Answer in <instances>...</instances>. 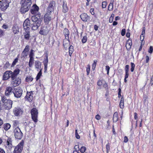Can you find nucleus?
<instances>
[{"instance_id":"obj_1","label":"nucleus","mask_w":153,"mask_h":153,"mask_svg":"<svg viewBox=\"0 0 153 153\" xmlns=\"http://www.w3.org/2000/svg\"><path fill=\"white\" fill-rule=\"evenodd\" d=\"M31 21L33 22L31 24V28L33 30H37L40 26L43 20V18L40 17V14L33 16L31 17Z\"/></svg>"},{"instance_id":"obj_2","label":"nucleus","mask_w":153,"mask_h":153,"mask_svg":"<svg viewBox=\"0 0 153 153\" xmlns=\"http://www.w3.org/2000/svg\"><path fill=\"white\" fill-rule=\"evenodd\" d=\"M32 2L31 0H24L22 3L20 11L22 13H24L28 11L30 9Z\"/></svg>"},{"instance_id":"obj_3","label":"nucleus","mask_w":153,"mask_h":153,"mask_svg":"<svg viewBox=\"0 0 153 153\" xmlns=\"http://www.w3.org/2000/svg\"><path fill=\"white\" fill-rule=\"evenodd\" d=\"M1 101L3 103V109L9 110L12 108L13 102L11 100L7 99L5 97L3 96L1 97Z\"/></svg>"},{"instance_id":"obj_4","label":"nucleus","mask_w":153,"mask_h":153,"mask_svg":"<svg viewBox=\"0 0 153 153\" xmlns=\"http://www.w3.org/2000/svg\"><path fill=\"white\" fill-rule=\"evenodd\" d=\"M14 135L16 138L21 139L23 137V133L19 127H16L14 129Z\"/></svg>"},{"instance_id":"obj_5","label":"nucleus","mask_w":153,"mask_h":153,"mask_svg":"<svg viewBox=\"0 0 153 153\" xmlns=\"http://www.w3.org/2000/svg\"><path fill=\"white\" fill-rule=\"evenodd\" d=\"M32 118L36 124L38 121V112L37 110L35 108H33L31 111Z\"/></svg>"},{"instance_id":"obj_6","label":"nucleus","mask_w":153,"mask_h":153,"mask_svg":"<svg viewBox=\"0 0 153 153\" xmlns=\"http://www.w3.org/2000/svg\"><path fill=\"white\" fill-rule=\"evenodd\" d=\"M13 92L14 96L17 98H20L22 93V89L20 87H17L15 88Z\"/></svg>"},{"instance_id":"obj_7","label":"nucleus","mask_w":153,"mask_h":153,"mask_svg":"<svg viewBox=\"0 0 153 153\" xmlns=\"http://www.w3.org/2000/svg\"><path fill=\"white\" fill-rule=\"evenodd\" d=\"M9 3L6 0L0 1V9L2 11H4L8 7Z\"/></svg>"},{"instance_id":"obj_8","label":"nucleus","mask_w":153,"mask_h":153,"mask_svg":"<svg viewBox=\"0 0 153 153\" xmlns=\"http://www.w3.org/2000/svg\"><path fill=\"white\" fill-rule=\"evenodd\" d=\"M24 142L22 141L15 148L14 153H20L22 150Z\"/></svg>"},{"instance_id":"obj_9","label":"nucleus","mask_w":153,"mask_h":153,"mask_svg":"<svg viewBox=\"0 0 153 153\" xmlns=\"http://www.w3.org/2000/svg\"><path fill=\"white\" fill-rule=\"evenodd\" d=\"M55 4V3L54 1H52L50 2L47 9V13L50 14L53 10V7Z\"/></svg>"},{"instance_id":"obj_10","label":"nucleus","mask_w":153,"mask_h":153,"mask_svg":"<svg viewBox=\"0 0 153 153\" xmlns=\"http://www.w3.org/2000/svg\"><path fill=\"white\" fill-rule=\"evenodd\" d=\"M12 72L11 71H7L5 72L3 76V79L7 80L10 77L12 78Z\"/></svg>"},{"instance_id":"obj_11","label":"nucleus","mask_w":153,"mask_h":153,"mask_svg":"<svg viewBox=\"0 0 153 153\" xmlns=\"http://www.w3.org/2000/svg\"><path fill=\"white\" fill-rule=\"evenodd\" d=\"M12 83L13 85L16 87L19 85L21 83V79L19 78H16L12 79Z\"/></svg>"},{"instance_id":"obj_12","label":"nucleus","mask_w":153,"mask_h":153,"mask_svg":"<svg viewBox=\"0 0 153 153\" xmlns=\"http://www.w3.org/2000/svg\"><path fill=\"white\" fill-rule=\"evenodd\" d=\"M51 20V16L49 13H46L44 16V20L46 24H48Z\"/></svg>"},{"instance_id":"obj_13","label":"nucleus","mask_w":153,"mask_h":153,"mask_svg":"<svg viewBox=\"0 0 153 153\" xmlns=\"http://www.w3.org/2000/svg\"><path fill=\"white\" fill-rule=\"evenodd\" d=\"M30 25V20L28 18H27L25 21L23 26L24 29H30L29 26Z\"/></svg>"},{"instance_id":"obj_14","label":"nucleus","mask_w":153,"mask_h":153,"mask_svg":"<svg viewBox=\"0 0 153 153\" xmlns=\"http://www.w3.org/2000/svg\"><path fill=\"white\" fill-rule=\"evenodd\" d=\"M49 30L47 27H42L39 31V33L43 35H46L48 33Z\"/></svg>"},{"instance_id":"obj_15","label":"nucleus","mask_w":153,"mask_h":153,"mask_svg":"<svg viewBox=\"0 0 153 153\" xmlns=\"http://www.w3.org/2000/svg\"><path fill=\"white\" fill-rule=\"evenodd\" d=\"M13 113L16 116H19L22 114V111L21 109L15 108L13 110Z\"/></svg>"},{"instance_id":"obj_16","label":"nucleus","mask_w":153,"mask_h":153,"mask_svg":"<svg viewBox=\"0 0 153 153\" xmlns=\"http://www.w3.org/2000/svg\"><path fill=\"white\" fill-rule=\"evenodd\" d=\"M32 92H27L26 95L25 96V99L29 101H31L33 98V96L32 95Z\"/></svg>"},{"instance_id":"obj_17","label":"nucleus","mask_w":153,"mask_h":153,"mask_svg":"<svg viewBox=\"0 0 153 153\" xmlns=\"http://www.w3.org/2000/svg\"><path fill=\"white\" fill-rule=\"evenodd\" d=\"M39 10V7L36 5H33L32 8L31 9L30 12L32 14H35Z\"/></svg>"},{"instance_id":"obj_18","label":"nucleus","mask_w":153,"mask_h":153,"mask_svg":"<svg viewBox=\"0 0 153 153\" xmlns=\"http://www.w3.org/2000/svg\"><path fill=\"white\" fill-rule=\"evenodd\" d=\"M30 29H24L25 32H24V35L25 38L26 40H28L29 39L30 36Z\"/></svg>"},{"instance_id":"obj_19","label":"nucleus","mask_w":153,"mask_h":153,"mask_svg":"<svg viewBox=\"0 0 153 153\" xmlns=\"http://www.w3.org/2000/svg\"><path fill=\"white\" fill-rule=\"evenodd\" d=\"M80 17L82 20L84 21H87L90 18L89 16L85 13L81 14L80 16Z\"/></svg>"},{"instance_id":"obj_20","label":"nucleus","mask_w":153,"mask_h":153,"mask_svg":"<svg viewBox=\"0 0 153 153\" xmlns=\"http://www.w3.org/2000/svg\"><path fill=\"white\" fill-rule=\"evenodd\" d=\"M69 39H65L63 40V45L65 49L67 48L70 45V42Z\"/></svg>"},{"instance_id":"obj_21","label":"nucleus","mask_w":153,"mask_h":153,"mask_svg":"<svg viewBox=\"0 0 153 153\" xmlns=\"http://www.w3.org/2000/svg\"><path fill=\"white\" fill-rule=\"evenodd\" d=\"M20 70L17 68L15 69L13 72H12V79H14L16 77V76L19 73Z\"/></svg>"},{"instance_id":"obj_22","label":"nucleus","mask_w":153,"mask_h":153,"mask_svg":"<svg viewBox=\"0 0 153 153\" xmlns=\"http://www.w3.org/2000/svg\"><path fill=\"white\" fill-rule=\"evenodd\" d=\"M132 45V41L131 40L129 39L128 40L126 45V47L127 50H130L131 48Z\"/></svg>"},{"instance_id":"obj_23","label":"nucleus","mask_w":153,"mask_h":153,"mask_svg":"<svg viewBox=\"0 0 153 153\" xmlns=\"http://www.w3.org/2000/svg\"><path fill=\"white\" fill-rule=\"evenodd\" d=\"M13 91V88L10 87H7L5 91V95L6 96H8Z\"/></svg>"},{"instance_id":"obj_24","label":"nucleus","mask_w":153,"mask_h":153,"mask_svg":"<svg viewBox=\"0 0 153 153\" xmlns=\"http://www.w3.org/2000/svg\"><path fill=\"white\" fill-rule=\"evenodd\" d=\"M41 63L39 61H36L35 63V67L36 69H41Z\"/></svg>"},{"instance_id":"obj_25","label":"nucleus","mask_w":153,"mask_h":153,"mask_svg":"<svg viewBox=\"0 0 153 153\" xmlns=\"http://www.w3.org/2000/svg\"><path fill=\"white\" fill-rule=\"evenodd\" d=\"M63 33L65 39H69V32L68 30L66 28L64 29L63 30Z\"/></svg>"},{"instance_id":"obj_26","label":"nucleus","mask_w":153,"mask_h":153,"mask_svg":"<svg viewBox=\"0 0 153 153\" xmlns=\"http://www.w3.org/2000/svg\"><path fill=\"white\" fill-rule=\"evenodd\" d=\"M118 119V113L117 112H115L113 115V120L114 122H117Z\"/></svg>"},{"instance_id":"obj_27","label":"nucleus","mask_w":153,"mask_h":153,"mask_svg":"<svg viewBox=\"0 0 153 153\" xmlns=\"http://www.w3.org/2000/svg\"><path fill=\"white\" fill-rule=\"evenodd\" d=\"M63 12L65 13L68 11V8L66 4L63 2Z\"/></svg>"},{"instance_id":"obj_28","label":"nucleus","mask_w":153,"mask_h":153,"mask_svg":"<svg viewBox=\"0 0 153 153\" xmlns=\"http://www.w3.org/2000/svg\"><path fill=\"white\" fill-rule=\"evenodd\" d=\"M13 30L14 33H17L19 32V27L17 26L16 25L13 27Z\"/></svg>"},{"instance_id":"obj_29","label":"nucleus","mask_w":153,"mask_h":153,"mask_svg":"<svg viewBox=\"0 0 153 153\" xmlns=\"http://www.w3.org/2000/svg\"><path fill=\"white\" fill-rule=\"evenodd\" d=\"M124 99L123 97H122L121 99L120 104V107L121 108H124Z\"/></svg>"},{"instance_id":"obj_30","label":"nucleus","mask_w":153,"mask_h":153,"mask_svg":"<svg viewBox=\"0 0 153 153\" xmlns=\"http://www.w3.org/2000/svg\"><path fill=\"white\" fill-rule=\"evenodd\" d=\"M33 78L31 76H27L25 80L27 82H31L33 80Z\"/></svg>"},{"instance_id":"obj_31","label":"nucleus","mask_w":153,"mask_h":153,"mask_svg":"<svg viewBox=\"0 0 153 153\" xmlns=\"http://www.w3.org/2000/svg\"><path fill=\"white\" fill-rule=\"evenodd\" d=\"M11 126L9 123H6L4 124V129L6 131L8 130L10 127Z\"/></svg>"},{"instance_id":"obj_32","label":"nucleus","mask_w":153,"mask_h":153,"mask_svg":"<svg viewBox=\"0 0 153 153\" xmlns=\"http://www.w3.org/2000/svg\"><path fill=\"white\" fill-rule=\"evenodd\" d=\"M105 83V81L103 79L99 80L97 82V85L98 86H100Z\"/></svg>"},{"instance_id":"obj_33","label":"nucleus","mask_w":153,"mask_h":153,"mask_svg":"<svg viewBox=\"0 0 153 153\" xmlns=\"http://www.w3.org/2000/svg\"><path fill=\"white\" fill-rule=\"evenodd\" d=\"M12 140L11 138H9L7 139V145L11 147L12 146Z\"/></svg>"},{"instance_id":"obj_34","label":"nucleus","mask_w":153,"mask_h":153,"mask_svg":"<svg viewBox=\"0 0 153 153\" xmlns=\"http://www.w3.org/2000/svg\"><path fill=\"white\" fill-rule=\"evenodd\" d=\"M74 51L73 47L72 46H70L69 48V54L70 56L72 53Z\"/></svg>"},{"instance_id":"obj_35","label":"nucleus","mask_w":153,"mask_h":153,"mask_svg":"<svg viewBox=\"0 0 153 153\" xmlns=\"http://www.w3.org/2000/svg\"><path fill=\"white\" fill-rule=\"evenodd\" d=\"M42 69H41L40 71L38 74L37 75L36 77V80H38L40 78V77L42 75Z\"/></svg>"},{"instance_id":"obj_36","label":"nucleus","mask_w":153,"mask_h":153,"mask_svg":"<svg viewBox=\"0 0 153 153\" xmlns=\"http://www.w3.org/2000/svg\"><path fill=\"white\" fill-rule=\"evenodd\" d=\"M97 62V60H94V62L92 64V69L93 70H94L96 65V64Z\"/></svg>"},{"instance_id":"obj_37","label":"nucleus","mask_w":153,"mask_h":153,"mask_svg":"<svg viewBox=\"0 0 153 153\" xmlns=\"http://www.w3.org/2000/svg\"><path fill=\"white\" fill-rule=\"evenodd\" d=\"M44 65H48V56L47 55L46 56V58L44 60Z\"/></svg>"},{"instance_id":"obj_38","label":"nucleus","mask_w":153,"mask_h":153,"mask_svg":"<svg viewBox=\"0 0 153 153\" xmlns=\"http://www.w3.org/2000/svg\"><path fill=\"white\" fill-rule=\"evenodd\" d=\"M113 8V4H111V3H110L108 7V10L110 11L112 10Z\"/></svg>"},{"instance_id":"obj_39","label":"nucleus","mask_w":153,"mask_h":153,"mask_svg":"<svg viewBox=\"0 0 153 153\" xmlns=\"http://www.w3.org/2000/svg\"><path fill=\"white\" fill-rule=\"evenodd\" d=\"M131 72H133L134 70V68L135 67V65L132 62H131Z\"/></svg>"},{"instance_id":"obj_40","label":"nucleus","mask_w":153,"mask_h":153,"mask_svg":"<svg viewBox=\"0 0 153 153\" xmlns=\"http://www.w3.org/2000/svg\"><path fill=\"white\" fill-rule=\"evenodd\" d=\"M27 55V52L26 51H23L22 54V57H24L25 58V57H26Z\"/></svg>"},{"instance_id":"obj_41","label":"nucleus","mask_w":153,"mask_h":153,"mask_svg":"<svg viewBox=\"0 0 153 153\" xmlns=\"http://www.w3.org/2000/svg\"><path fill=\"white\" fill-rule=\"evenodd\" d=\"M107 2L105 1H104L102 2V8H105L107 5Z\"/></svg>"},{"instance_id":"obj_42","label":"nucleus","mask_w":153,"mask_h":153,"mask_svg":"<svg viewBox=\"0 0 153 153\" xmlns=\"http://www.w3.org/2000/svg\"><path fill=\"white\" fill-rule=\"evenodd\" d=\"M86 150V148L84 146H82L80 149V152L82 153H84Z\"/></svg>"},{"instance_id":"obj_43","label":"nucleus","mask_w":153,"mask_h":153,"mask_svg":"<svg viewBox=\"0 0 153 153\" xmlns=\"http://www.w3.org/2000/svg\"><path fill=\"white\" fill-rule=\"evenodd\" d=\"M90 71V66L89 65H88L86 68V71L87 72V75H88Z\"/></svg>"},{"instance_id":"obj_44","label":"nucleus","mask_w":153,"mask_h":153,"mask_svg":"<svg viewBox=\"0 0 153 153\" xmlns=\"http://www.w3.org/2000/svg\"><path fill=\"white\" fill-rule=\"evenodd\" d=\"M87 40V37L86 36L83 37L82 39V42L83 43H85Z\"/></svg>"},{"instance_id":"obj_45","label":"nucleus","mask_w":153,"mask_h":153,"mask_svg":"<svg viewBox=\"0 0 153 153\" xmlns=\"http://www.w3.org/2000/svg\"><path fill=\"white\" fill-rule=\"evenodd\" d=\"M18 61V59L17 58H16L13 61L12 64V66H14L15 65H16V63Z\"/></svg>"},{"instance_id":"obj_46","label":"nucleus","mask_w":153,"mask_h":153,"mask_svg":"<svg viewBox=\"0 0 153 153\" xmlns=\"http://www.w3.org/2000/svg\"><path fill=\"white\" fill-rule=\"evenodd\" d=\"M110 68L108 66H106L105 67V70L107 71V74L108 75L109 74V71Z\"/></svg>"},{"instance_id":"obj_47","label":"nucleus","mask_w":153,"mask_h":153,"mask_svg":"<svg viewBox=\"0 0 153 153\" xmlns=\"http://www.w3.org/2000/svg\"><path fill=\"white\" fill-rule=\"evenodd\" d=\"M129 66L127 65L125 66V72H128Z\"/></svg>"},{"instance_id":"obj_48","label":"nucleus","mask_w":153,"mask_h":153,"mask_svg":"<svg viewBox=\"0 0 153 153\" xmlns=\"http://www.w3.org/2000/svg\"><path fill=\"white\" fill-rule=\"evenodd\" d=\"M126 33V29H123L122 30L121 32V34L122 36L125 35Z\"/></svg>"},{"instance_id":"obj_49","label":"nucleus","mask_w":153,"mask_h":153,"mask_svg":"<svg viewBox=\"0 0 153 153\" xmlns=\"http://www.w3.org/2000/svg\"><path fill=\"white\" fill-rule=\"evenodd\" d=\"M75 135L76 138L78 139L80 138V136L77 132V130L76 129L75 130Z\"/></svg>"},{"instance_id":"obj_50","label":"nucleus","mask_w":153,"mask_h":153,"mask_svg":"<svg viewBox=\"0 0 153 153\" xmlns=\"http://www.w3.org/2000/svg\"><path fill=\"white\" fill-rule=\"evenodd\" d=\"M33 64V61H29L28 64L29 67L30 68L32 67Z\"/></svg>"},{"instance_id":"obj_51","label":"nucleus","mask_w":153,"mask_h":153,"mask_svg":"<svg viewBox=\"0 0 153 153\" xmlns=\"http://www.w3.org/2000/svg\"><path fill=\"white\" fill-rule=\"evenodd\" d=\"M153 50V48L152 46H151L150 47L149 50L148 52L150 53H152V52Z\"/></svg>"},{"instance_id":"obj_52","label":"nucleus","mask_w":153,"mask_h":153,"mask_svg":"<svg viewBox=\"0 0 153 153\" xmlns=\"http://www.w3.org/2000/svg\"><path fill=\"white\" fill-rule=\"evenodd\" d=\"M18 123V122L17 121H15L14 122L13 125L14 126V129L16 127H18L17 126V124Z\"/></svg>"},{"instance_id":"obj_53","label":"nucleus","mask_w":153,"mask_h":153,"mask_svg":"<svg viewBox=\"0 0 153 153\" xmlns=\"http://www.w3.org/2000/svg\"><path fill=\"white\" fill-rule=\"evenodd\" d=\"M33 51L32 50H31L30 51V52L29 55V56H32L33 57L34 55L33 53Z\"/></svg>"},{"instance_id":"obj_54","label":"nucleus","mask_w":153,"mask_h":153,"mask_svg":"<svg viewBox=\"0 0 153 153\" xmlns=\"http://www.w3.org/2000/svg\"><path fill=\"white\" fill-rule=\"evenodd\" d=\"M29 46L28 45L26 46L23 51L27 52L29 49Z\"/></svg>"},{"instance_id":"obj_55","label":"nucleus","mask_w":153,"mask_h":153,"mask_svg":"<svg viewBox=\"0 0 153 153\" xmlns=\"http://www.w3.org/2000/svg\"><path fill=\"white\" fill-rule=\"evenodd\" d=\"M90 12L93 15L94 14V9L93 8H91L90 10Z\"/></svg>"},{"instance_id":"obj_56","label":"nucleus","mask_w":153,"mask_h":153,"mask_svg":"<svg viewBox=\"0 0 153 153\" xmlns=\"http://www.w3.org/2000/svg\"><path fill=\"white\" fill-rule=\"evenodd\" d=\"M128 141V139L126 136L124 138V142L125 143H127Z\"/></svg>"},{"instance_id":"obj_57","label":"nucleus","mask_w":153,"mask_h":153,"mask_svg":"<svg viewBox=\"0 0 153 153\" xmlns=\"http://www.w3.org/2000/svg\"><path fill=\"white\" fill-rule=\"evenodd\" d=\"M106 149L109 150L110 149V146L108 143L106 145Z\"/></svg>"},{"instance_id":"obj_58","label":"nucleus","mask_w":153,"mask_h":153,"mask_svg":"<svg viewBox=\"0 0 153 153\" xmlns=\"http://www.w3.org/2000/svg\"><path fill=\"white\" fill-rule=\"evenodd\" d=\"M95 118L97 120H99L100 119V117L99 115H97L95 116Z\"/></svg>"},{"instance_id":"obj_59","label":"nucleus","mask_w":153,"mask_h":153,"mask_svg":"<svg viewBox=\"0 0 153 153\" xmlns=\"http://www.w3.org/2000/svg\"><path fill=\"white\" fill-rule=\"evenodd\" d=\"M102 85H103V86L104 88H107L108 85H107V83H106L105 82V83H104V84H103Z\"/></svg>"},{"instance_id":"obj_60","label":"nucleus","mask_w":153,"mask_h":153,"mask_svg":"<svg viewBox=\"0 0 153 153\" xmlns=\"http://www.w3.org/2000/svg\"><path fill=\"white\" fill-rule=\"evenodd\" d=\"M134 118L135 120H136L137 118V114L136 113H134Z\"/></svg>"},{"instance_id":"obj_61","label":"nucleus","mask_w":153,"mask_h":153,"mask_svg":"<svg viewBox=\"0 0 153 153\" xmlns=\"http://www.w3.org/2000/svg\"><path fill=\"white\" fill-rule=\"evenodd\" d=\"M98 26H97V25H94V29H95V30H96V31H97L98 29Z\"/></svg>"},{"instance_id":"obj_62","label":"nucleus","mask_w":153,"mask_h":153,"mask_svg":"<svg viewBox=\"0 0 153 153\" xmlns=\"http://www.w3.org/2000/svg\"><path fill=\"white\" fill-rule=\"evenodd\" d=\"M2 27L4 29H6L8 28V27L7 25H4L2 26Z\"/></svg>"},{"instance_id":"obj_63","label":"nucleus","mask_w":153,"mask_h":153,"mask_svg":"<svg viewBox=\"0 0 153 153\" xmlns=\"http://www.w3.org/2000/svg\"><path fill=\"white\" fill-rule=\"evenodd\" d=\"M151 84L152 85L153 84V75L152 76L151 80Z\"/></svg>"},{"instance_id":"obj_64","label":"nucleus","mask_w":153,"mask_h":153,"mask_svg":"<svg viewBox=\"0 0 153 153\" xmlns=\"http://www.w3.org/2000/svg\"><path fill=\"white\" fill-rule=\"evenodd\" d=\"M5 152L4 150L0 148V153H5Z\"/></svg>"}]
</instances>
